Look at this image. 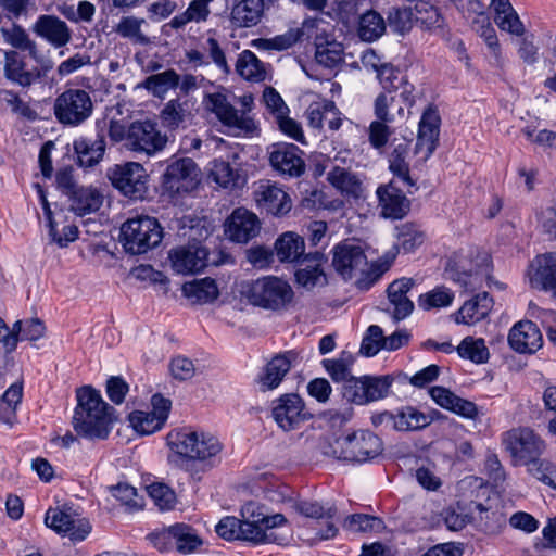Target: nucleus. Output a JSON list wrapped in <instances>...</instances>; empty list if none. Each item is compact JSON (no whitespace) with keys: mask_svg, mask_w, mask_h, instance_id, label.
Here are the masks:
<instances>
[{"mask_svg":"<svg viewBox=\"0 0 556 556\" xmlns=\"http://www.w3.org/2000/svg\"><path fill=\"white\" fill-rule=\"evenodd\" d=\"M241 517L242 519L235 516L223 517L215 527L217 535L226 541H244L253 546L286 543V538L274 531L288 523L283 514L267 515L263 506L249 502L242 506Z\"/></svg>","mask_w":556,"mask_h":556,"instance_id":"1","label":"nucleus"},{"mask_svg":"<svg viewBox=\"0 0 556 556\" xmlns=\"http://www.w3.org/2000/svg\"><path fill=\"white\" fill-rule=\"evenodd\" d=\"M76 400L72 426L77 435L92 441L108 439L116 420L115 408L89 384L77 388Z\"/></svg>","mask_w":556,"mask_h":556,"instance_id":"2","label":"nucleus"},{"mask_svg":"<svg viewBox=\"0 0 556 556\" xmlns=\"http://www.w3.org/2000/svg\"><path fill=\"white\" fill-rule=\"evenodd\" d=\"M242 295L250 304L270 311L285 308L293 300L291 286L276 276H265L242 287Z\"/></svg>","mask_w":556,"mask_h":556,"instance_id":"3","label":"nucleus"},{"mask_svg":"<svg viewBox=\"0 0 556 556\" xmlns=\"http://www.w3.org/2000/svg\"><path fill=\"white\" fill-rule=\"evenodd\" d=\"M163 239V228L159 220L150 216L127 219L119 230V242L126 253L144 254L157 247Z\"/></svg>","mask_w":556,"mask_h":556,"instance_id":"4","label":"nucleus"},{"mask_svg":"<svg viewBox=\"0 0 556 556\" xmlns=\"http://www.w3.org/2000/svg\"><path fill=\"white\" fill-rule=\"evenodd\" d=\"M331 454L338 459L363 464L371 462L383 452L382 440L369 430H357L337 438L330 444Z\"/></svg>","mask_w":556,"mask_h":556,"instance_id":"5","label":"nucleus"},{"mask_svg":"<svg viewBox=\"0 0 556 556\" xmlns=\"http://www.w3.org/2000/svg\"><path fill=\"white\" fill-rule=\"evenodd\" d=\"M106 177L116 190L130 200L142 201L150 198L149 175L138 162L115 164L108 169Z\"/></svg>","mask_w":556,"mask_h":556,"instance_id":"6","label":"nucleus"},{"mask_svg":"<svg viewBox=\"0 0 556 556\" xmlns=\"http://www.w3.org/2000/svg\"><path fill=\"white\" fill-rule=\"evenodd\" d=\"M92 100L84 89L68 88L54 100V116L64 126H79L92 115Z\"/></svg>","mask_w":556,"mask_h":556,"instance_id":"7","label":"nucleus"},{"mask_svg":"<svg viewBox=\"0 0 556 556\" xmlns=\"http://www.w3.org/2000/svg\"><path fill=\"white\" fill-rule=\"evenodd\" d=\"M393 382V375L352 377L342 387V397L349 403L365 405L387 397Z\"/></svg>","mask_w":556,"mask_h":556,"instance_id":"8","label":"nucleus"},{"mask_svg":"<svg viewBox=\"0 0 556 556\" xmlns=\"http://www.w3.org/2000/svg\"><path fill=\"white\" fill-rule=\"evenodd\" d=\"M503 444L513 458L514 466H522L539 458L545 448L544 441L530 428H516L507 431Z\"/></svg>","mask_w":556,"mask_h":556,"instance_id":"9","label":"nucleus"},{"mask_svg":"<svg viewBox=\"0 0 556 556\" xmlns=\"http://www.w3.org/2000/svg\"><path fill=\"white\" fill-rule=\"evenodd\" d=\"M197 163L191 157H182L170 163L162 176V189L170 197L193 191L199 185Z\"/></svg>","mask_w":556,"mask_h":556,"instance_id":"10","label":"nucleus"},{"mask_svg":"<svg viewBox=\"0 0 556 556\" xmlns=\"http://www.w3.org/2000/svg\"><path fill=\"white\" fill-rule=\"evenodd\" d=\"M268 162L282 177L299 178L306 169L304 151L291 142H274L267 147Z\"/></svg>","mask_w":556,"mask_h":556,"instance_id":"11","label":"nucleus"},{"mask_svg":"<svg viewBox=\"0 0 556 556\" xmlns=\"http://www.w3.org/2000/svg\"><path fill=\"white\" fill-rule=\"evenodd\" d=\"M271 416L278 427L287 432L299 429L303 422L314 417L298 393H285L275 400Z\"/></svg>","mask_w":556,"mask_h":556,"instance_id":"12","label":"nucleus"},{"mask_svg":"<svg viewBox=\"0 0 556 556\" xmlns=\"http://www.w3.org/2000/svg\"><path fill=\"white\" fill-rule=\"evenodd\" d=\"M207 249L201 241L193 239L186 245L172 249L168 258L177 274H198L204 270Z\"/></svg>","mask_w":556,"mask_h":556,"instance_id":"13","label":"nucleus"},{"mask_svg":"<svg viewBox=\"0 0 556 556\" xmlns=\"http://www.w3.org/2000/svg\"><path fill=\"white\" fill-rule=\"evenodd\" d=\"M70 510L71 507L66 504L62 508H49L45 516V523L58 534H68L73 542L84 541L91 531V525L86 519H80L76 523Z\"/></svg>","mask_w":556,"mask_h":556,"instance_id":"14","label":"nucleus"},{"mask_svg":"<svg viewBox=\"0 0 556 556\" xmlns=\"http://www.w3.org/2000/svg\"><path fill=\"white\" fill-rule=\"evenodd\" d=\"M260 231L258 217L244 207L235 208L224 223L225 236L236 243H248L258 236Z\"/></svg>","mask_w":556,"mask_h":556,"instance_id":"15","label":"nucleus"},{"mask_svg":"<svg viewBox=\"0 0 556 556\" xmlns=\"http://www.w3.org/2000/svg\"><path fill=\"white\" fill-rule=\"evenodd\" d=\"M166 140L151 121L132 122L127 128V147L136 152L152 154L164 148Z\"/></svg>","mask_w":556,"mask_h":556,"instance_id":"16","label":"nucleus"},{"mask_svg":"<svg viewBox=\"0 0 556 556\" xmlns=\"http://www.w3.org/2000/svg\"><path fill=\"white\" fill-rule=\"evenodd\" d=\"M395 97H388L386 92L378 94L374 109L377 121L369 125V142L372 148L380 150L386 147L390 136L393 134L388 124L395 121V116L388 109L394 106Z\"/></svg>","mask_w":556,"mask_h":556,"instance_id":"17","label":"nucleus"},{"mask_svg":"<svg viewBox=\"0 0 556 556\" xmlns=\"http://www.w3.org/2000/svg\"><path fill=\"white\" fill-rule=\"evenodd\" d=\"M332 253V266L344 280L351 279L356 270L367 265V257L361 245L343 241L333 247Z\"/></svg>","mask_w":556,"mask_h":556,"instance_id":"18","label":"nucleus"},{"mask_svg":"<svg viewBox=\"0 0 556 556\" xmlns=\"http://www.w3.org/2000/svg\"><path fill=\"white\" fill-rule=\"evenodd\" d=\"M376 193L384 218L402 219L409 213L410 200L395 186L394 180L379 186Z\"/></svg>","mask_w":556,"mask_h":556,"instance_id":"19","label":"nucleus"},{"mask_svg":"<svg viewBox=\"0 0 556 556\" xmlns=\"http://www.w3.org/2000/svg\"><path fill=\"white\" fill-rule=\"evenodd\" d=\"M543 343L538 325L531 320L516 323L508 333V344L517 353L533 354Z\"/></svg>","mask_w":556,"mask_h":556,"instance_id":"20","label":"nucleus"},{"mask_svg":"<svg viewBox=\"0 0 556 556\" xmlns=\"http://www.w3.org/2000/svg\"><path fill=\"white\" fill-rule=\"evenodd\" d=\"M299 352L289 350L275 355L264 367L258 376L257 382L263 391L276 389L285 376L290 371L291 366L299 359Z\"/></svg>","mask_w":556,"mask_h":556,"instance_id":"21","label":"nucleus"},{"mask_svg":"<svg viewBox=\"0 0 556 556\" xmlns=\"http://www.w3.org/2000/svg\"><path fill=\"white\" fill-rule=\"evenodd\" d=\"M530 267L534 269L530 274L531 287L538 290L552 291L556 299V253L547 252L538 255Z\"/></svg>","mask_w":556,"mask_h":556,"instance_id":"22","label":"nucleus"},{"mask_svg":"<svg viewBox=\"0 0 556 556\" xmlns=\"http://www.w3.org/2000/svg\"><path fill=\"white\" fill-rule=\"evenodd\" d=\"M106 142L103 128L97 134L94 140L81 137L73 143L77 156L76 164L81 168H92L98 165L105 153Z\"/></svg>","mask_w":556,"mask_h":556,"instance_id":"23","label":"nucleus"},{"mask_svg":"<svg viewBox=\"0 0 556 556\" xmlns=\"http://www.w3.org/2000/svg\"><path fill=\"white\" fill-rule=\"evenodd\" d=\"M33 31L55 48L64 47L72 38L67 24L55 15H40L33 26Z\"/></svg>","mask_w":556,"mask_h":556,"instance_id":"24","label":"nucleus"},{"mask_svg":"<svg viewBox=\"0 0 556 556\" xmlns=\"http://www.w3.org/2000/svg\"><path fill=\"white\" fill-rule=\"evenodd\" d=\"M414 286V279L407 277L396 279L388 286L387 294L390 303L394 306L392 318L395 323L405 319L414 311V303L407 296Z\"/></svg>","mask_w":556,"mask_h":556,"instance_id":"25","label":"nucleus"},{"mask_svg":"<svg viewBox=\"0 0 556 556\" xmlns=\"http://www.w3.org/2000/svg\"><path fill=\"white\" fill-rule=\"evenodd\" d=\"M273 249L280 263H292L298 266L305 250V241L296 232L286 231L278 236Z\"/></svg>","mask_w":556,"mask_h":556,"instance_id":"26","label":"nucleus"},{"mask_svg":"<svg viewBox=\"0 0 556 556\" xmlns=\"http://www.w3.org/2000/svg\"><path fill=\"white\" fill-rule=\"evenodd\" d=\"M166 443L175 454L192 459L199 457L198 432L188 428L174 429L166 435Z\"/></svg>","mask_w":556,"mask_h":556,"instance_id":"27","label":"nucleus"},{"mask_svg":"<svg viewBox=\"0 0 556 556\" xmlns=\"http://www.w3.org/2000/svg\"><path fill=\"white\" fill-rule=\"evenodd\" d=\"M71 210L78 216L97 212L102 203L103 195L97 188L79 186L68 195Z\"/></svg>","mask_w":556,"mask_h":556,"instance_id":"28","label":"nucleus"},{"mask_svg":"<svg viewBox=\"0 0 556 556\" xmlns=\"http://www.w3.org/2000/svg\"><path fill=\"white\" fill-rule=\"evenodd\" d=\"M181 291L186 298L193 300L195 304L213 303L220 294L215 279L211 277L185 282Z\"/></svg>","mask_w":556,"mask_h":556,"instance_id":"29","label":"nucleus"},{"mask_svg":"<svg viewBox=\"0 0 556 556\" xmlns=\"http://www.w3.org/2000/svg\"><path fill=\"white\" fill-rule=\"evenodd\" d=\"M210 110L216 117L229 127L244 128L243 119L238 115V111L231 105L225 94L216 92L206 96Z\"/></svg>","mask_w":556,"mask_h":556,"instance_id":"30","label":"nucleus"},{"mask_svg":"<svg viewBox=\"0 0 556 556\" xmlns=\"http://www.w3.org/2000/svg\"><path fill=\"white\" fill-rule=\"evenodd\" d=\"M4 77L23 88L34 84V77L27 72L24 59L15 50L4 52Z\"/></svg>","mask_w":556,"mask_h":556,"instance_id":"31","label":"nucleus"},{"mask_svg":"<svg viewBox=\"0 0 556 556\" xmlns=\"http://www.w3.org/2000/svg\"><path fill=\"white\" fill-rule=\"evenodd\" d=\"M264 12V0H242L231 11V22L238 27H252L260 21Z\"/></svg>","mask_w":556,"mask_h":556,"instance_id":"32","label":"nucleus"},{"mask_svg":"<svg viewBox=\"0 0 556 556\" xmlns=\"http://www.w3.org/2000/svg\"><path fill=\"white\" fill-rule=\"evenodd\" d=\"M236 72L249 81L260 83L266 78L264 63L251 50H244L239 54Z\"/></svg>","mask_w":556,"mask_h":556,"instance_id":"33","label":"nucleus"},{"mask_svg":"<svg viewBox=\"0 0 556 556\" xmlns=\"http://www.w3.org/2000/svg\"><path fill=\"white\" fill-rule=\"evenodd\" d=\"M170 532L176 551L180 554L193 553L203 544V540L190 525L177 522L170 526Z\"/></svg>","mask_w":556,"mask_h":556,"instance_id":"34","label":"nucleus"},{"mask_svg":"<svg viewBox=\"0 0 556 556\" xmlns=\"http://www.w3.org/2000/svg\"><path fill=\"white\" fill-rule=\"evenodd\" d=\"M180 76L175 70H166L165 72L148 76L140 85L154 97H162L172 88L179 85Z\"/></svg>","mask_w":556,"mask_h":556,"instance_id":"35","label":"nucleus"},{"mask_svg":"<svg viewBox=\"0 0 556 556\" xmlns=\"http://www.w3.org/2000/svg\"><path fill=\"white\" fill-rule=\"evenodd\" d=\"M267 212L275 216L288 214L292 207L290 195L280 188L269 186L262 192V199Z\"/></svg>","mask_w":556,"mask_h":556,"instance_id":"36","label":"nucleus"},{"mask_svg":"<svg viewBox=\"0 0 556 556\" xmlns=\"http://www.w3.org/2000/svg\"><path fill=\"white\" fill-rule=\"evenodd\" d=\"M23 397V383L11 384L0 397V421L12 425L16 418V407Z\"/></svg>","mask_w":556,"mask_h":556,"instance_id":"37","label":"nucleus"},{"mask_svg":"<svg viewBox=\"0 0 556 556\" xmlns=\"http://www.w3.org/2000/svg\"><path fill=\"white\" fill-rule=\"evenodd\" d=\"M315 60L326 68H334L343 61V47L341 43L332 40L325 42L315 40Z\"/></svg>","mask_w":556,"mask_h":556,"instance_id":"38","label":"nucleus"},{"mask_svg":"<svg viewBox=\"0 0 556 556\" xmlns=\"http://www.w3.org/2000/svg\"><path fill=\"white\" fill-rule=\"evenodd\" d=\"M342 527L351 532L380 533L386 529L382 518L367 514H352L345 517Z\"/></svg>","mask_w":556,"mask_h":556,"instance_id":"39","label":"nucleus"},{"mask_svg":"<svg viewBox=\"0 0 556 556\" xmlns=\"http://www.w3.org/2000/svg\"><path fill=\"white\" fill-rule=\"evenodd\" d=\"M427 427L425 413L416 407L407 405L397 408V417L394 424L396 431H418Z\"/></svg>","mask_w":556,"mask_h":556,"instance_id":"40","label":"nucleus"},{"mask_svg":"<svg viewBox=\"0 0 556 556\" xmlns=\"http://www.w3.org/2000/svg\"><path fill=\"white\" fill-rule=\"evenodd\" d=\"M386 30L383 17L372 9L366 10L358 21V33L362 39L372 41L378 39Z\"/></svg>","mask_w":556,"mask_h":556,"instance_id":"41","label":"nucleus"},{"mask_svg":"<svg viewBox=\"0 0 556 556\" xmlns=\"http://www.w3.org/2000/svg\"><path fill=\"white\" fill-rule=\"evenodd\" d=\"M456 351L462 358L470 359L475 364H485L490 357L484 340L473 339L470 336L462 340Z\"/></svg>","mask_w":556,"mask_h":556,"instance_id":"42","label":"nucleus"},{"mask_svg":"<svg viewBox=\"0 0 556 556\" xmlns=\"http://www.w3.org/2000/svg\"><path fill=\"white\" fill-rule=\"evenodd\" d=\"M397 240L396 244L400 245L405 253L414 252L425 241V233L420 230L419 226L414 223H405L396 227Z\"/></svg>","mask_w":556,"mask_h":556,"instance_id":"43","label":"nucleus"},{"mask_svg":"<svg viewBox=\"0 0 556 556\" xmlns=\"http://www.w3.org/2000/svg\"><path fill=\"white\" fill-rule=\"evenodd\" d=\"M292 508L300 515L312 518V519H321L326 518L327 520H333L337 517L338 509L334 505H330L325 508L321 504L316 501H305L299 500L294 501L292 504Z\"/></svg>","mask_w":556,"mask_h":556,"instance_id":"44","label":"nucleus"},{"mask_svg":"<svg viewBox=\"0 0 556 556\" xmlns=\"http://www.w3.org/2000/svg\"><path fill=\"white\" fill-rule=\"evenodd\" d=\"M304 267H300L294 273L295 282L306 289H313L318 283L320 286L328 285V278L323 267L318 264H304Z\"/></svg>","mask_w":556,"mask_h":556,"instance_id":"45","label":"nucleus"},{"mask_svg":"<svg viewBox=\"0 0 556 556\" xmlns=\"http://www.w3.org/2000/svg\"><path fill=\"white\" fill-rule=\"evenodd\" d=\"M454 300V293L446 287H435L433 290L420 294L418 298V305L425 309L447 307Z\"/></svg>","mask_w":556,"mask_h":556,"instance_id":"46","label":"nucleus"},{"mask_svg":"<svg viewBox=\"0 0 556 556\" xmlns=\"http://www.w3.org/2000/svg\"><path fill=\"white\" fill-rule=\"evenodd\" d=\"M128 420L134 430L148 435L161 430L164 425H159L160 418L151 412L134 410L128 415Z\"/></svg>","mask_w":556,"mask_h":556,"instance_id":"47","label":"nucleus"},{"mask_svg":"<svg viewBox=\"0 0 556 556\" xmlns=\"http://www.w3.org/2000/svg\"><path fill=\"white\" fill-rule=\"evenodd\" d=\"M414 11L412 5L403 8H392L388 14L389 27L396 34L405 35L415 24Z\"/></svg>","mask_w":556,"mask_h":556,"instance_id":"48","label":"nucleus"},{"mask_svg":"<svg viewBox=\"0 0 556 556\" xmlns=\"http://www.w3.org/2000/svg\"><path fill=\"white\" fill-rule=\"evenodd\" d=\"M110 493L129 510H139L143 507V497L138 495L137 489L127 482H119L109 488Z\"/></svg>","mask_w":556,"mask_h":556,"instance_id":"49","label":"nucleus"},{"mask_svg":"<svg viewBox=\"0 0 556 556\" xmlns=\"http://www.w3.org/2000/svg\"><path fill=\"white\" fill-rule=\"evenodd\" d=\"M414 17L415 22L419 23L422 27L430 29L433 26L440 27L442 17L437 7L425 0L414 2Z\"/></svg>","mask_w":556,"mask_h":556,"instance_id":"50","label":"nucleus"},{"mask_svg":"<svg viewBox=\"0 0 556 556\" xmlns=\"http://www.w3.org/2000/svg\"><path fill=\"white\" fill-rule=\"evenodd\" d=\"M377 78L384 91L391 93L406 83L407 76L403 75L400 67L391 63H383V66H379Z\"/></svg>","mask_w":556,"mask_h":556,"instance_id":"51","label":"nucleus"},{"mask_svg":"<svg viewBox=\"0 0 556 556\" xmlns=\"http://www.w3.org/2000/svg\"><path fill=\"white\" fill-rule=\"evenodd\" d=\"M522 466H527V471L533 478L551 486L552 489H556V481L554 479V476H556V468L553 463L546 459H542L540 456L539 458H534L533 460L523 464Z\"/></svg>","mask_w":556,"mask_h":556,"instance_id":"52","label":"nucleus"},{"mask_svg":"<svg viewBox=\"0 0 556 556\" xmlns=\"http://www.w3.org/2000/svg\"><path fill=\"white\" fill-rule=\"evenodd\" d=\"M149 496L161 510H170L176 504L175 492L163 482H154L147 486Z\"/></svg>","mask_w":556,"mask_h":556,"instance_id":"53","label":"nucleus"},{"mask_svg":"<svg viewBox=\"0 0 556 556\" xmlns=\"http://www.w3.org/2000/svg\"><path fill=\"white\" fill-rule=\"evenodd\" d=\"M198 443L200 455L199 457H194L193 460H208L211 466H214L217 455L222 452V443L217 438L206 433H198Z\"/></svg>","mask_w":556,"mask_h":556,"instance_id":"54","label":"nucleus"},{"mask_svg":"<svg viewBox=\"0 0 556 556\" xmlns=\"http://www.w3.org/2000/svg\"><path fill=\"white\" fill-rule=\"evenodd\" d=\"M440 127L438 125H426L421 127L419 124L417 141L415 143V154H418L422 146H427L426 157H430L439 144Z\"/></svg>","mask_w":556,"mask_h":556,"instance_id":"55","label":"nucleus"},{"mask_svg":"<svg viewBox=\"0 0 556 556\" xmlns=\"http://www.w3.org/2000/svg\"><path fill=\"white\" fill-rule=\"evenodd\" d=\"M245 258L254 268L267 269L275 262V252L264 244H255L245 250Z\"/></svg>","mask_w":556,"mask_h":556,"instance_id":"56","label":"nucleus"},{"mask_svg":"<svg viewBox=\"0 0 556 556\" xmlns=\"http://www.w3.org/2000/svg\"><path fill=\"white\" fill-rule=\"evenodd\" d=\"M464 510L460 502H457L456 506H450L443 509L442 516L448 530L460 531L471 522L472 517L468 514H464Z\"/></svg>","mask_w":556,"mask_h":556,"instance_id":"57","label":"nucleus"},{"mask_svg":"<svg viewBox=\"0 0 556 556\" xmlns=\"http://www.w3.org/2000/svg\"><path fill=\"white\" fill-rule=\"evenodd\" d=\"M478 18L473 21L476 31L484 39L485 43L494 52L500 50V43L496 36V31L492 26L490 18L485 15V10L481 14H477Z\"/></svg>","mask_w":556,"mask_h":556,"instance_id":"58","label":"nucleus"},{"mask_svg":"<svg viewBox=\"0 0 556 556\" xmlns=\"http://www.w3.org/2000/svg\"><path fill=\"white\" fill-rule=\"evenodd\" d=\"M144 23L143 18L135 16L122 17L121 22L115 27V31L124 38L136 37L140 42H147L148 38L140 31L141 24Z\"/></svg>","mask_w":556,"mask_h":556,"instance_id":"59","label":"nucleus"},{"mask_svg":"<svg viewBox=\"0 0 556 556\" xmlns=\"http://www.w3.org/2000/svg\"><path fill=\"white\" fill-rule=\"evenodd\" d=\"M212 175L214 176V180L224 188L237 186L239 175L228 162L215 161Z\"/></svg>","mask_w":556,"mask_h":556,"instance_id":"60","label":"nucleus"},{"mask_svg":"<svg viewBox=\"0 0 556 556\" xmlns=\"http://www.w3.org/2000/svg\"><path fill=\"white\" fill-rule=\"evenodd\" d=\"M276 123L278 125L279 130L288 136L289 138L305 144L306 139L302 129V125L288 116V114L278 115V118H276Z\"/></svg>","mask_w":556,"mask_h":556,"instance_id":"61","label":"nucleus"},{"mask_svg":"<svg viewBox=\"0 0 556 556\" xmlns=\"http://www.w3.org/2000/svg\"><path fill=\"white\" fill-rule=\"evenodd\" d=\"M105 389L110 401L119 405L124 402L129 386L121 376H112L106 380Z\"/></svg>","mask_w":556,"mask_h":556,"instance_id":"62","label":"nucleus"},{"mask_svg":"<svg viewBox=\"0 0 556 556\" xmlns=\"http://www.w3.org/2000/svg\"><path fill=\"white\" fill-rule=\"evenodd\" d=\"M263 100L270 113L278 118V115L288 114L289 108L285 103L279 92L271 86H267L263 92Z\"/></svg>","mask_w":556,"mask_h":556,"instance_id":"63","label":"nucleus"},{"mask_svg":"<svg viewBox=\"0 0 556 556\" xmlns=\"http://www.w3.org/2000/svg\"><path fill=\"white\" fill-rule=\"evenodd\" d=\"M169 368L173 377L180 381L191 379L195 370L192 361L185 356L173 358Z\"/></svg>","mask_w":556,"mask_h":556,"instance_id":"64","label":"nucleus"}]
</instances>
